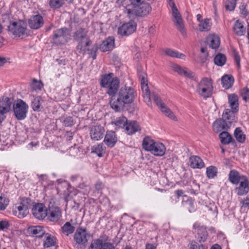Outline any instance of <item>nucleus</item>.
I'll use <instances>...</instances> for the list:
<instances>
[{
	"label": "nucleus",
	"instance_id": "1",
	"mask_svg": "<svg viewBox=\"0 0 249 249\" xmlns=\"http://www.w3.org/2000/svg\"><path fill=\"white\" fill-rule=\"evenodd\" d=\"M139 76L141 80V88L143 94L144 101L150 103L151 98L153 99L157 106L166 116L174 121H177V117L174 115L170 108L166 106L160 97L156 93L150 94L147 84L146 74L143 71H139Z\"/></svg>",
	"mask_w": 249,
	"mask_h": 249
},
{
	"label": "nucleus",
	"instance_id": "2",
	"mask_svg": "<svg viewBox=\"0 0 249 249\" xmlns=\"http://www.w3.org/2000/svg\"><path fill=\"white\" fill-rule=\"evenodd\" d=\"M136 96L134 89L129 86L122 87L118 92L111 97L110 105L116 112L123 110L125 105L132 103Z\"/></svg>",
	"mask_w": 249,
	"mask_h": 249
},
{
	"label": "nucleus",
	"instance_id": "3",
	"mask_svg": "<svg viewBox=\"0 0 249 249\" xmlns=\"http://www.w3.org/2000/svg\"><path fill=\"white\" fill-rule=\"evenodd\" d=\"M142 147L144 150L150 151L156 156L161 157L165 154L166 151V147L162 143L155 142L148 136L143 139Z\"/></svg>",
	"mask_w": 249,
	"mask_h": 249
},
{
	"label": "nucleus",
	"instance_id": "4",
	"mask_svg": "<svg viewBox=\"0 0 249 249\" xmlns=\"http://www.w3.org/2000/svg\"><path fill=\"white\" fill-rule=\"evenodd\" d=\"M88 31L84 28L77 29L73 34V39L78 42L76 47L77 50L80 53L84 54L87 51H89L87 49L91 44V41L88 36Z\"/></svg>",
	"mask_w": 249,
	"mask_h": 249
},
{
	"label": "nucleus",
	"instance_id": "5",
	"mask_svg": "<svg viewBox=\"0 0 249 249\" xmlns=\"http://www.w3.org/2000/svg\"><path fill=\"white\" fill-rule=\"evenodd\" d=\"M112 73L105 74L102 76L100 84L103 88H107V93L112 97L118 89L120 81L117 77H113Z\"/></svg>",
	"mask_w": 249,
	"mask_h": 249
},
{
	"label": "nucleus",
	"instance_id": "6",
	"mask_svg": "<svg viewBox=\"0 0 249 249\" xmlns=\"http://www.w3.org/2000/svg\"><path fill=\"white\" fill-rule=\"evenodd\" d=\"M213 90L212 80L207 77L203 78L196 87V92L204 98L210 97L212 95Z\"/></svg>",
	"mask_w": 249,
	"mask_h": 249
},
{
	"label": "nucleus",
	"instance_id": "7",
	"mask_svg": "<svg viewBox=\"0 0 249 249\" xmlns=\"http://www.w3.org/2000/svg\"><path fill=\"white\" fill-rule=\"evenodd\" d=\"M151 10L150 5L144 2L141 3L139 6L134 8H130L128 5L125 8L124 12L127 15L129 18L134 16L142 17L148 14Z\"/></svg>",
	"mask_w": 249,
	"mask_h": 249
},
{
	"label": "nucleus",
	"instance_id": "8",
	"mask_svg": "<svg viewBox=\"0 0 249 249\" xmlns=\"http://www.w3.org/2000/svg\"><path fill=\"white\" fill-rule=\"evenodd\" d=\"M71 37L70 31L64 27L56 30L53 33V42L57 45L66 43Z\"/></svg>",
	"mask_w": 249,
	"mask_h": 249
},
{
	"label": "nucleus",
	"instance_id": "9",
	"mask_svg": "<svg viewBox=\"0 0 249 249\" xmlns=\"http://www.w3.org/2000/svg\"><path fill=\"white\" fill-rule=\"evenodd\" d=\"M26 30L25 24L21 21L10 22L8 26V32L15 37H22L26 34Z\"/></svg>",
	"mask_w": 249,
	"mask_h": 249
},
{
	"label": "nucleus",
	"instance_id": "10",
	"mask_svg": "<svg viewBox=\"0 0 249 249\" xmlns=\"http://www.w3.org/2000/svg\"><path fill=\"white\" fill-rule=\"evenodd\" d=\"M28 106L21 99H18L13 105L14 114L18 120L24 119L27 116Z\"/></svg>",
	"mask_w": 249,
	"mask_h": 249
},
{
	"label": "nucleus",
	"instance_id": "11",
	"mask_svg": "<svg viewBox=\"0 0 249 249\" xmlns=\"http://www.w3.org/2000/svg\"><path fill=\"white\" fill-rule=\"evenodd\" d=\"M170 5L172 8L173 16L175 18L173 21L175 25H176L178 30L182 34V35L186 36V33L184 29V25L180 14L178 12V10L176 7L174 2L171 1V3H170Z\"/></svg>",
	"mask_w": 249,
	"mask_h": 249
},
{
	"label": "nucleus",
	"instance_id": "12",
	"mask_svg": "<svg viewBox=\"0 0 249 249\" xmlns=\"http://www.w3.org/2000/svg\"><path fill=\"white\" fill-rule=\"evenodd\" d=\"M88 237L89 234L85 229L78 228L74 233V239L78 245L82 246L81 249H84L88 242Z\"/></svg>",
	"mask_w": 249,
	"mask_h": 249
},
{
	"label": "nucleus",
	"instance_id": "13",
	"mask_svg": "<svg viewBox=\"0 0 249 249\" xmlns=\"http://www.w3.org/2000/svg\"><path fill=\"white\" fill-rule=\"evenodd\" d=\"M32 214L35 217L39 220L43 219L47 215V210L42 203L35 204L32 209Z\"/></svg>",
	"mask_w": 249,
	"mask_h": 249
},
{
	"label": "nucleus",
	"instance_id": "14",
	"mask_svg": "<svg viewBox=\"0 0 249 249\" xmlns=\"http://www.w3.org/2000/svg\"><path fill=\"white\" fill-rule=\"evenodd\" d=\"M29 206L27 199H23L20 205L17 207V210H13V214L19 218H23L29 213Z\"/></svg>",
	"mask_w": 249,
	"mask_h": 249
},
{
	"label": "nucleus",
	"instance_id": "15",
	"mask_svg": "<svg viewBox=\"0 0 249 249\" xmlns=\"http://www.w3.org/2000/svg\"><path fill=\"white\" fill-rule=\"evenodd\" d=\"M170 67L173 71L181 76L194 79L195 77V73L186 67H182L177 64H171Z\"/></svg>",
	"mask_w": 249,
	"mask_h": 249
},
{
	"label": "nucleus",
	"instance_id": "16",
	"mask_svg": "<svg viewBox=\"0 0 249 249\" xmlns=\"http://www.w3.org/2000/svg\"><path fill=\"white\" fill-rule=\"evenodd\" d=\"M136 23L133 21H130L124 23L118 28V34L122 36H128L136 30Z\"/></svg>",
	"mask_w": 249,
	"mask_h": 249
},
{
	"label": "nucleus",
	"instance_id": "17",
	"mask_svg": "<svg viewBox=\"0 0 249 249\" xmlns=\"http://www.w3.org/2000/svg\"><path fill=\"white\" fill-rule=\"evenodd\" d=\"M12 103V100L8 97H4L2 100V106L0 105V123L4 119V114L9 111Z\"/></svg>",
	"mask_w": 249,
	"mask_h": 249
},
{
	"label": "nucleus",
	"instance_id": "18",
	"mask_svg": "<svg viewBox=\"0 0 249 249\" xmlns=\"http://www.w3.org/2000/svg\"><path fill=\"white\" fill-rule=\"evenodd\" d=\"M104 132V127L101 125H95L90 128L89 134L92 140L98 141L103 137Z\"/></svg>",
	"mask_w": 249,
	"mask_h": 249
},
{
	"label": "nucleus",
	"instance_id": "19",
	"mask_svg": "<svg viewBox=\"0 0 249 249\" xmlns=\"http://www.w3.org/2000/svg\"><path fill=\"white\" fill-rule=\"evenodd\" d=\"M44 22L43 17L39 14L32 16L28 21L29 27L33 29L40 28L43 25Z\"/></svg>",
	"mask_w": 249,
	"mask_h": 249
},
{
	"label": "nucleus",
	"instance_id": "20",
	"mask_svg": "<svg viewBox=\"0 0 249 249\" xmlns=\"http://www.w3.org/2000/svg\"><path fill=\"white\" fill-rule=\"evenodd\" d=\"M61 210L59 207L49 206L47 212L48 218L51 221H57L61 217Z\"/></svg>",
	"mask_w": 249,
	"mask_h": 249
},
{
	"label": "nucleus",
	"instance_id": "21",
	"mask_svg": "<svg viewBox=\"0 0 249 249\" xmlns=\"http://www.w3.org/2000/svg\"><path fill=\"white\" fill-rule=\"evenodd\" d=\"M113 245L108 242H103L101 239H97L92 243L89 249H114Z\"/></svg>",
	"mask_w": 249,
	"mask_h": 249
},
{
	"label": "nucleus",
	"instance_id": "22",
	"mask_svg": "<svg viewBox=\"0 0 249 249\" xmlns=\"http://www.w3.org/2000/svg\"><path fill=\"white\" fill-rule=\"evenodd\" d=\"M115 46V39L112 36H109L104 40L100 45V49L103 52L112 50Z\"/></svg>",
	"mask_w": 249,
	"mask_h": 249
},
{
	"label": "nucleus",
	"instance_id": "23",
	"mask_svg": "<svg viewBox=\"0 0 249 249\" xmlns=\"http://www.w3.org/2000/svg\"><path fill=\"white\" fill-rule=\"evenodd\" d=\"M240 182L239 186L236 188L237 194L239 196H243L247 194L249 191V181L246 177Z\"/></svg>",
	"mask_w": 249,
	"mask_h": 249
},
{
	"label": "nucleus",
	"instance_id": "24",
	"mask_svg": "<svg viewBox=\"0 0 249 249\" xmlns=\"http://www.w3.org/2000/svg\"><path fill=\"white\" fill-rule=\"evenodd\" d=\"M141 130L139 123L135 121L127 122L125 130L128 135H132Z\"/></svg>",
	"mask_w": 249,
	"mask_h": 249
},
{
	"label": "nucleus",
	"instance_id": "25",
	"mask_svg": "<svg viewBox=\"0 0 249 249\" xmlns=\"http://www.w3.org/2000/svg\"><path fill=\"white\" fill-rule=\"evenodd\" d=\"M236 112L230 109H226L223 112L222 119L231 126V124L235 121V113Z\"/></svg>",
	"mask_w": 249,
	"mask_h": 249
},
{
	"label": "nucleus",
	"instance_id": "26",
	"mask_svg": "<svg viewBox=\"0 0 249 249\" xmlns=\"http://www.w3.org/2000/svg\"><path fill=\"white\" fill-rule=\"evenodd\" d=\"M27 231L31 235L39 237H42L45 232L43 228L40 226L30 227L28 228Z\"/></svg>",
	"mask_w": 249,
	"mask_h": 249
},
{
	"label": "nucleus",
	"instance_id": "27",
	"mask_svg": "<svg viewBox=\"0 0 249 249\" xmlns=\"http://www.w3.org/2000/svg\"><path fill=\"white\" fill-rule=\"evenodd\" d=\"M213 129L216 132H218L222 130H227L230 126L222 119L216 120L213 125Z\"/></svg>",
	"mask_w": 249,
	"mask_h": 249
},
{
	"label": "nucleus",
	"instance_id": "28",
	"mask_svg": "<svg viewBox=\"0 0 249 249\" xmlns=\"http://www.w3.org/2000/svg\"><path fill=\"white\" fill-rule=\"evenodd\" d=\"M190 166L193 168L201 169L204 167L203 160L198 156H193L190 158Z\"/></svg>",
	"mask_w": 249,
	"mask_h": 249
},
{
	"label": "nucleus",
	"instance_id": "29",
	"mask_svg": "<svg viewBox=\"0 0 249 249\" xmlns=\"http://www.w3.org/2000/svg\"><path fill=\"white\" fill-rule=\"evenodd\" d=\"M104 142L108 146L112 147L117 142V137L113 131H107L105 137Z\"/></svg>",
	"mask_w": 249,
	"mask_h": 249
},
{
	"label": "nucleus",
	"instance_id": "30",
	"mask_svg": "<svg viewBox=\"0 0 249 249\" xmlns=\"http://www.w3.org/2000/svg\"><path fill=\"white\" fill-rule=\"evenodd\" d=\"M228 102L232 110L238 112L239 109L238 97L235 94H231L228 96Z\"/></svg>",
	"mask_w": 249,
	"mask_h": 249
},
{
	"label": "nucleus",
	"instance_id": "31",
	"mask_svg": "<svg viewBox=\"0 0 249 249\" xmlns=\"http://www.w3.org/2000/svg\"><path fill=\"white\" fill-rule=\"evenodd\" d=\"M243 176L240 175L238 172L235 170H231L229 175V179L231 183L234 184H237L240 180L244 179Z\"/></svg>",
	"mask_w": 249,
	"mask_h": 249
},
{
	"label": "nucleus",
	"instance_id": "32",
	"mask_svg": "<svg viewBox=\"0 0 249 249\" xmlns=\"http://www.w3.org/2000/svg\"><path fill=\"white\" fill-rule=\"evenodd\" d=\"M222 86L226 89L231 88L234 82V78L230 75H225L221 78Z\"/></svg>",
	"mask_w": 249,
	"mask_h": 249
},
{
	"label": "nucleus",
	"instance_id": "33",
	"mask_svg": "<svg viewBox=\"0 0 249 249\" xmlns=\"http://www.w3.org/2000/svg\"><path fill=\"white\" fill-rule=\"evenodd\" d=\"M43 100L40 96H33V99L32 101L31 107L34 111H39L41 108V103Z\"/></svg>",
	"mask_w": 249,
	"mask_h": 249
},
{
	"label": "nucleus",
	"instance_id": "34",
	"mask_svg": "<svg viewBox=\"0 0 249 249\" xmlns=\"http://www.w3.org/2000/svg\"><path fill=\"white\" fill-rule=\"evenodd\" d=\"M208 40L210 42V47L213 49H217L220 45V38L215 35H212L210 36Z\"/></svg>",
	"mask_w": 249,
	"mask_h": 249
},
{
	"label": "nucleus",
	"instance_id": "35",
	"mask_svg": "<svg viewBox=\"0 0 249 249\" xmlns=\"http://www.w3.org/2000/svg\"><path fill=\"white\" fill-rule=\"evenodd\" d=\"M45 239L43 243L45 248H48L55 245L56 239L53 236L49 233H46L45 234Z\"/></svg>",
	"mask_w": 249,
	"mask_h": 249
},
{
	"label": "nucleus",
	"instance_id": "36",
	"mask_svg": "<svg viewBox=\"0 0 249 249\" xmlns=\"http://www.w3.org/2000/svg\"><path fill=\"white\" fill-rule=\"evenodd\" d=\"M233 29L235 33L240 36L243 35L246 32L243 23L238 20L235 22Z\"/></svg>",
	"mask_w": 249,
	"mask_h": 249
},
{
	"label": "nucleus",
	"instance_id": "37",
	"mask_svg": "<svg viewBox=\"0 0 249 249\" xmlns=\"http://www.w3.org/2000/svg\"><path fill=\"white\" fill-rule=\"evenodd\" d=\"M212 23L210 18H205L204 20L199 22L198 25L199 30L201 32L208 31L210 30Z\"/></svg>",
	"mask_w": 249,
	"mask_h": 249
},
{
	"label": "nucleus",
	"instance_id": "38",
	"mask_svg": "<svg viewBox=\"0 0 249 249\" xmlns=\"http://www.w3.org/2000/svg\"><path fill=\"white\" fill-rule=\"evenodd\" d=\"M219 138L221 142L223 144H228L231 142L232 140V136L227 131H223L220 133Z\"/></svg>",
	"mask_w": 249,
	"mask_h": 249
},
{
	"label": "nucleus",
	"instance_id": "39",
	"mask_svg": "<svg viewBox=\"0 0 249 249\" xmlns=\"http://www.w3.org/2000/svg\"><path fill=\"white\" fill-rule=\"evenodd\" d=\"M61 231L64 234L68 236L74 231L75 227L72 226L70 222H67L61 227Z\"/></svg>",
	"mask_w": 249,
	"mask_h": 249
},
{
	"label": "nucleus",
	"instance_id": "40",
	"mask_svg": "<svg viewBox=\"0 0 249 249\" xmlns=\"http://www.w3.org/2000/svg\"><path fill=\"white\" fill-rule=\"evenodd\" d=\"M165 54L169 56L172 57H176L181 59H184L185 55L179 53L178 51L172 50L171 49H166L164 50Z\"/></svg>",
	"mask_w": 249,
	"mask_h": 249
},
{
	"label": "nucleus",
	"instance_id": "41",
	"mask_svg": "<svg viewBox=\"0 0 249 249\" xmlns=\"http://www.w3.org/2000/svg\"><path fill=\"white\" fill-rule=\"evenodd\" d=\"M106 147L103 144L94 145L91 148L92 153H96L99 157H101L105 153Z\"/></svg>",
	"mask_w": 249,
	"mask_h": 249
},
{
	"label": "nucleus",
	"instance_id": "42",
	"mask_svg": "<svg viewBox=\"0 0 249 249\" xmlns=\"http://www.w3.org/2000/svg\"><path fill=\"white\" fill-rule=\"evenodd\" d=\"M197 235L199 242H204L207 238V231L205 228L200 227L197 230Z\"/></svg>",
	"mask_w": 249,
	"mask_h": 249
},
{
	"label": "nucleus",
	"instance_id": "43",
	"mask_svg": "<svg viewBox=\"0 0 249 249\" xmlns=\"http://www.w3.org/2000/svg\"><path fill=\"white\" fill-rule=\"evenodd\" d=\"M234 135L236 140L241 143H243L246 139V135L244 134L240 127L235 129L234 132Z\"/></svg>",
	"mask_w": 249,
	"mask_h": 249
},
{
	"label": "nucleus",
	"instance_id": "44",
	"mask_svg": "<svg viewBox=\"0 0 249 249\" xmlns=\"http://www.w3.org/2000/svg\"><path fill=\"white\" fill-rule=\"evenodd\" d=\"M127 122V119L124 117L122 116L116 119L115 121L112 122L116 126V129L119 128H125V125Z\"/></svg>",
	"mask_w": 249,
	"mask_h": 249
},
{
	"label": "nucleus",
	"instance_id": "45",
	"mask_svg": "<svg viewBox=\"0 0 249 249\" xmlns=\"http://www.w3.org/2000/svg\"><path fill=\"white\" fill-rule=\"evenodd\" d=\"M64 0H49L48 4L52 9H59L64 4Z\"/></svg>",
	"mask_w": 249,
	"mask_h": 249
},
{
	"label": "nucleus",
	"instance_id": "46",
	"mask_svg": "<svg viewBox=\"0 0 249 249\" xmlns=\"http://www.w3.org/2000/svg\"><path fill=\"white\" fill-rule=\"evenodd\" d=\"M226 61V56L221 53H218L215 56L214 58V62L215 64L219 66H223L225 64Z\"/></svg>",
	"mask_w": 249,
	"mask_h": 249
},
{
	"label": "nucleus",
	"instance_id": "47",
	"mask_svg": "<svg viewBox=\"0 0 249 249\" xmlns=\"http://www.w3.org/2000/svg\"><path fill=\"white\" fill-rule=\"evenodd\" d=\"M9 199L4 195L1 194L0 196V210L3 211L6 209L9 204Z\"/></svg>",
	"mask_w": 249,
	"mask_h": 249
},
{
	"label": "nucleus",
	"instance_id": "48",
	"mask_svg": "<svg viewBox=\"0 0 249 249\" xmlns=\"http://www.w3.org/2000/svg\"><path fill=\"white\" fill-rule=\"evenodd\" d=\"M217 168L213 166H210L207 168L206 174L208 178H213L217 175Z\"/></svg>",
	"mask_w": 249,
	"mask_h": 249
},
{
	"label": "nucleus",
	"instance_id": "49",
	"mask_svg": "<svg viewBox=\"0 0 249 249\" xmlns=\"http://www.w3.org/2000/svg\"><path fill=\"white\" fill-rule=\"evenodd\" d=\"M30 86L33 90H40L43 87V84L41 81H38L36 79H34Z\"/></svg>",
	"mask_w": 249,
	"mask_h": 249
},
{
	"label": "nucleus",
	"instance_id": "50",
	"mask_svg": "<svg viewBox=\"0 0 249 249\" xmlns=\"http://www.w3.org/2000/svg\"><path fill=\"white\" fill-rule=\"evenodd\" d=\"M62 122L63 125L66 127H71L74 124V121L72 117L68 116L65 117L63 120Z\"/></svg>",
	"mask_w": 249,
	"mask_h": 249
},
{
	"label": "nucleus",
	"instance_id": "51",
	"mask_svg": "<svg viewBox=\"0 0 249 249\" xmlns=\"http://www.w3.org/2000/svg\"><path fill=\"white\" fill-rule=\"evenodd\" d=\"M236 5V0H227L225 7L227 10L233 11Z\"/></svg>",
	"mask_w": 249,
	"mask_h": 249
},
{
	"label": "nucleus",
	"instance_id": "52",
	"mask_svg": "<svg viewBox=\"0 0 249 249\" xmlns=\"http://www.w3.org/2000/svg\"><path fill=\"white\" fill-rule=\"evenodd\" d=\"M241 95L243 99L246 102H249V89L245 88L242 89Z\"/></svg>",
	"mask_w": 249,
	"mask_h": 249
},
{
	"label": "nucleus",
	"instance_id": "53",
	"mask_svg": "<svg viewBox=\"0 0 249 249\" xmlns=\"http://www.w3.org/2000/svg\"><path fill=\"white\" fill-rule=\"evenodd\" d=\"M240 205L242 209L248 210L249 209V197L240 200Z\"/></svg>",
	"mask_w": 249,
	"mask_h": 249
},
{
	"label": "nucleus",
	"instance_id": "54",
	"mask_svg": "<svg viewBox=\"0 0 249 249\" xmlns=\"http://www.w3.org/2000/svg\"><path fill=\"white\" fill-rule=\"evenodd\" d=\"M144 1V0H129V1L130 3V5L129 6H131L132 8H134L135 7H137Z\"/></svg>",
	"mask_w": 249,
	"mask_h": 249
},
{
	"label": "nucleus",
	"instance_id": "55",
	"mask_svg": "<svg viewBox=\"0 0 249 249\" xmlns=\"http://www.w3.org/2000/svg\"><path fill=\"white\" fill-rule=\"evenodd\" d=\"M246 7L247 6L244 4L241 5L240 7L241 14L244 17H246L249 14V12L248 11Z\"/></svg>",
	"mask_w": 249,
	"mask_h": 249
},
{
	"label": "nucleus",
	"instance_id": "56",
	"mask_svg": "<svg viewBox=\"0 0 249 249\" xmlns=\"http://www.w3.org/2000/svg\"><path fill=\"white\" fill-rule=\"evenodd\" d=\"M8 223L6 221H0V229L3 230L8 227Z\"/></svg>",
	"mask_w": 249,
	"mask_h": 249
},
{
	"label": "nucleus",
	"instance_id": "57",
	"mask_svg": "<svg viewBox=\"0 0 249 249\" xmlns=\"http://www.w3.org/2000/svg\"><path fill=\"white\" fill-rule=\"evenodd\" d=\"M189 249H199V246L196 242L192 241L190 244Z\"/></svg>",
	"mask_w": 249,
	"mask_h": 249
},
{
	"label": "nucleus",
	"instance_id": "58",
	"mask_svg": "<svg viewBox=\"0 0 249 249\" xmlns=\"http://www.w3.org/2000/svg\"><path fill=\"white\" fill-rule=\"evenodd\" d=\"M9 59L0 56V67H2L5 63L8 62Z\"/></svg>",
	"mask_w": 249,
	"mask_h": 249
},
{
	"label": "nucleus",
	"instance_id": "59",
	"mask_svg": "<svg viewBox=\"0 0 249 249\" xmlns=\"http://www.w3.org/2000/svg\"><path fill=\"white\" fill-rule=\"evenodd\" d=\"M240 57L237 53L234 54V61L238 67H240Z\"/></svg>",
	"mask_w": 249,
	"mask_h": 249
},
{
	"label": "nucleus",
	"instance_id": "60",
	"mask_svg": "<svg viewBox=\"0 0 249 249\" xmlns=\"http://www.w3.org/2000/svg\"><path fill=\"white\" fill-rule=\"evenodd\" d=\"M201 52L203 53H205V58L202 60V62H204L206 60V57L208 56V53H207V49L206 48H201Z\"/></svg>",
	"mask_w": 249,
	"mask_h": 249
},
{
	"label": "nucleus",
	"instance_id": "61",
	"mask_svg": "<svg viewBox=\"0 0 249 249\" xmlns=\"http://www.w3.org/2000/svg\"><path fill=\"white\" fill-rule=\"evenodd\" d=\"M156 247L152 244H148L146 245L145 249H156Z\"/></svg>",
	"mask_w": 249,
	"mask_h": 249
},
{
	"label": "nucleus",
	"instance_id": "62",
	"mask_svg": "<svg viewBox=\"0 0 249 249\" xmlns=\"http://www.w3.org/2000/svg\"><path fill=\"white\" fill-rule=\"evenodd\" d=\"M95 188L97 190L99 191L102 188V183L101 182H98L96 183L95 185Z\"/></svg>",
	"mask_w": 249,
	"mask_h": 249
},
{
	"label": "nucleus",
	"instance_id": "63",
	"mask_svg": "<svg viewBox=\"0 0 249 249\" xmlns=\"http://www.w3.org/2000/svg\"><path fill=\"white\" fill-rule=\"evenodd\" d=\"M176 194L178 197L183 196V191L182 190H178L176 191Z\"/></svg>",
	"mask_w": 249,
	"mask_h": 249
},
{
	"label": "nucleus",
	"instance_id": "64",
	"mask_svg": "<svg viewBox=\"0 0 249 249\" xmlns=\"http://www.w3.org/2000/svg\"><path fill=\"white\" fill-rule=\"evenodd\" d=\"M211 249H221V247L218 244L213 245Z\"/></svg>",
	"mask_w": 249,
	"mask_h": 249
}]
</instances>
